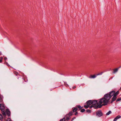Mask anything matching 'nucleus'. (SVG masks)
Masks as SVG:
<instances>
[{
	"label": "nucleus",
	"mask_w": 121,
	"mask_h": 121,
	"mask_svg": "<svg viewBox=\"0 0 121 121\" xmlns=\"http://www.w3.org/2000/svg\"><path fill=\"white\" fill-rule=\"evenodd\" d=\"M113 91H110L105 94L103 97L100 99L99 104H102L103 106L107 104L111 97L113 95Z\"/></svg>",
	"instance_id": "1"
},
{
	"label": "nucleus",
	"mask_w": 121,
	"mask_h": 121,
	"mask_svg": "<svg viewBox=\"0 0 121 121\" xmlns=\"http://www.w3.org/2000/svg\"><path fill=\"white\" fill-rule=\"evenodd\" d=\"M100 99L98 100H92V105H93L94 108L97 109L98 108H100L103 106L102 104H99Z\"/></svg>",
	"instance_id": "2"
},
{
	"label": "nucleus",
	"mask_w": 121,
	"mask_h": 121,
	"mask_svg": "<svg viewBox=\"0 0 121 121\" xmlns=\"http://www.w3.org/2000/svg\"><path fill=\"white\" fill-rule=\"evenodd\" d=\"M70 118V116L69 115L67 114L64 117L60 120V121H65V120L68 121Z\"/></svg>",
	"instance_id": "3"
},
{
	"label": "nucleus",
	"mask_w": 121,
	"mask_h": 121,
	"mask_svg": "<svg viewBox=\"0 0 121 121\" xmlns=\"http://www.w3.org/2000/svg\"><path fill=\"white\" fill-rule=\"evenodd\" d=\"M96 115L99 117H100L102 115V113L100 111H98L96 112Z\"/></svg>",
	"instance_id": "4"
},
{
	"label": "nucleus",
	"mask_w": 121,
	"mask_h": 121,
	"mask_svg": "<svg viewBox=\"0 0 121 121\" xmlns=\"http://www.w3.org/2000/svg\"><path fill=\"white\" fill-rule=\"evenodd\" d=\"M5 112L7 115L8 117H9L10 115V112L8 109H6L5 110Z\"/></svg>",
	"instance_id": "5"
},
{
	"label": "nucleus",
	"mask_w": 121,
	"mask_h": 121,
	"mask_svg": "<svg viewBox=\"0 0 121 121\" xmlns=\"http://www.w3.org/2000/svg\"><path fill=\"white\" fill-rule=\"evenodd\" d=\"M113 97L112 99V101L111 102V103H112L114 101H115L117 98V96L113 95Z\"/></svg>",
	"instance_id": "6"
},
{
	"label": "nucleus",
	"mask_w": 121,
	"mask_h": 121,
	"mask_svg": "<svg viewBox=\"0 0 121 121\" xmlns=\"http://www.w3.org/2000/svg\"><path fill=\"white\" fill-rule=\"evenodd\" d=\"M92 100H89L87 101L86 102L87 105H89L92 104Z\"/></svg>",
	"instance_id": "7"
},
{
	"label": "nucleus",
	"mask_w": 121,
	"mask_h": 121,
	"mask_svg": "<svg viewBox=\"0 0 121 121\" xmlns=\"http://www.w3.org/2000/svg\"><path fill=\"white\" fill-rule=\"evenodd\" d=\"M72 109L73 111V112H76L78 110V108L76 107H75L73 108Z\"/></svg>",
	"instance_id": "8"
},
{
	"label": "nucleus",
	"mask_w": 121,
	"mask_h": 121,
	"mask_svg": "<svg viewBox=\"0 0 121 121\" xmlns=\"http://www.w3.org/2000/svg\"><path fill=\"white\" fill-rule=\"evenodd\" d=\"M113 91V95H114L116 96H117V95L119 93V91H117L116 92H115L114 91Z\"/></svg>",
	"instance_id": "9"
},
{
	"label": "nucleus",
	"mask_w": 121,
	"mask_h": 121,
	"mask_svg": "<svg viewBox=\"0 0 121 121\" xmlns=\"http://www.w3.org/2000/svg\"><path fill=\"white\" fill-rule=\"evenodd\" d=\"M120 117H121V116H120V115L118 116H117L113 120V121H116L117 119L120 118Z\"/></svg>",
	"instance_id": "10"
},
{
	"label": "nucleus",
	"mask_w": 121,
	"mask_h": 121,
	"mask_svg": "<svg viewBox=\"0 0 121 121\" xmlns=\"http://www.w3.org/2000/svg\"><path fill=\"white\" fill-rule=\"evenodd\" d=\"M96 77V75H91L89 78H95Z\"/></svg>",
	"instance_id": "11"
},
{
	"label": "nucleus",
	"mask_w": 121,
	"mask_h": 121,
	"mask_svg": "<svg viewBox=\"0 0 121 121\" xmlns=\"http://www.w3.org/2000/svg\"><path fill=\"white\" fill-rule=\"evenodd\" d=\"M3 96L1 95H0V102H2L3 101Z\"/></svg>",
	"instance_id": "12"
},
{
	"label": "nucleus",
	"mask_w": 121,
	"mask_h": 121,
	"mask_svg": "<svg viewBox=\"0 0 121 121\" xmlns=\"http://www.w3.org/2000/svg\"><path fill=\"white\" fill-rule=\"evenodd\" d=\"M76 107L77 108H78V110H80V109H81L82 108V107H81L80 105H77L76 106Z\"/></svg>",
	"instance_id": "13"
},
{
	"label": "nucleus",
	"mask_w": 121,
	"mask_h": 121,
	"mask_svg": "<svg viewBox=\"0 0 121 121\" xmlns=\"http://www.w3.org/2000/svg\"><path fill=\"white\" fill-rule=\"evenodd\" d=\"M118 70V69L117 68L115 69H114L113 70V73H116L117 72Z\"/></svg>",
	"instance_id": "14"
},
{
	"label": "nucleus",
	"mask_w": 121,
	"mask_h": 121,
	"mask_svg": "<svg viewBox=\"0 0 121 121\" xmlns=\"http://www.w3.org/2000/svg\"><path fill=\"white\" fill-rule=\"evenodd\" d=\"M73 114V112L72 111L70 112L68 115H69L70 116H71Z\"/></svg>",
	"instance_id": "15"
},
{
	"label": "nucleus",
	"mask_w": 121,
	"mask_h": 121,
	"mask_svg": "<svg viewBox=\"0 0 121 121\" xmlns=\"http://www.w3.org/2000/svg\"><path fill=\"white\" fill-rule=\"evenodd\" d=\"M2 119H3L2 116V114H0V120L1 121H2Z\"/></svg>",
	"instance_id": "16"
},
{
	"label": "nucleus",
	"mask_w": 121,
	"mask_h": 121,
	"mask_svg": "<svg viewBox=\"0 0 121 121\" xmlns=\"http://www.w3.org/2000/svg\"><path fill=\"white\" fill-rule=\"evenodd\" d=\"M13 73H14L16 76L18 75V73L15 71H13Z\"/></svg>",
	"instance_id": "17"
},
{
	"label": "nucleus",
	"mask_w": 121,
	"mask_h": 121,
	"mask_svg": "<svg viewBox=\"0 0 121 121\" xmlns=\"http://www.w3.org/2000/svg\"><path fill=\"white\" fill-rule=\"evenodd\" d=\"M89 105H84V107L86 108L87 109L89 107Z\"/></svg>",
	"instance_id": "18"
},
{
	"label": "nucleus",
	"mask_w": 121,
	"mask_h": 121,
	"mask_svg": "<svg viewBox=\"0 0 121 121\" xmlns=\"http://www.w3.org/2000/svg\"><path fill=\"white\" fill-rule=\"evenodd\" d=\"M111 111H109L107 113H106V115H108L110 114H111Z\"/></svg>",
	"instance_id": "19"
},
{
	"label": "nucleus",
	"mask_w": 121,
	"mask_h": 121,
	"mask_svg": "<svg viewBox=\"0 0 121 121\" xmlns=\"http://www.w3.org/2000/svg\"><path fill=\"white\" fill-rule=\"evenodd\" d=\"M121 100V98H117V99L116 100L117 102H118V101H120Z\"/></svg>",
	"instance_id": "20"
},
{
	"label": "nucleus",
	"mask_w": 121,
	"mask_h": 121,
	"mask_svg": "<svg viewBox=\"0 0 121 121\" xmlns=\"http://www.w3.org/2000/svg\"><path fill=\"white\" fill-rule=\"evenodd\" d=\"M85 111V109H82L80 111L82 112H84Z\"/></svg>",
	"instance_id": "21"
},
{
	"label": "nucleus",
	"mask_w": 121,
	"mask_h": 121,
	"mask_svg": "<svg viewBox=\"0 0 121 121\" xmlns=\"http://www.w3.org/2000/svg\"><path fill=\"white\" fill-rule=\"evenodd\" d=\"M7 121H12L11 119L10 118H7Z\"/></svg>",
	"instance_id": "22"
},
{
	"label": "nucleus",
	"mask_w": 121,
	"mask_h": 121,
	"mask_svg": "<svg viewBox=\"0 0 121 121\" xmlns=\"http://www.w3.org/2000/svg\"><path fill=\"white\" fill-rule=\"evenodd\" d=\"M86 111L87 112H89V113H90L91 112V110H90L89 109H87L86 110Z\"/></svg>",
	"instance_id": "23"
},
{
	"label": "nucleus",
	"mask_w": 121,
	"mask_h": 121,
	"mask_svg": "<svg viewBox=\"0 0 121 121\" xmlns=\"http://www.w3.org/2000/svg\"><path fill=\"white\" fill-rule=\"evenodd\" d=\"M103 73V72H102L100 73H99L97 75H101Z\"/></svg>",
	"instance_id": "24"
},
{
	"label": "nucleus",
	"mask_w": 121,
	"mask_h": 121,
	"mask_svg": "<svg viewBox=\"0 0 121 121\" xmlns=\"http://www.w3.org/2000/svg\"><path fill=\"white\" fill-rule=\"evenodd\" d=\"M76 118V117H74L73 118H72V119L71 120V121H73L74 119Z\"/></svg>",
	"instance_id": "25"
},
{
	"label": "nucleus",
	"mask_w": 121,
	"mask_h": 121,
	"mask_svg": "<svg viewBox=\"0 0 121 121\" xmlns=\"http://www.w3.org/2000/svg\"><path fill=\"white\" fill-rule=\"evenodd\" d=\"M93 107V105L92 104V105L90 106V108H91Z\"/></svg>",
	"instance_id": "26"
},
{
	"label": "nucleus",
	"mask_w": 121,
	"mask_h": 121,
	"mask_svg": "<svg viewBox=\"0 0 121 121\" xmlns=\"http://www.w3.org/2000/svg\"><path fill=\"white\" fill-rule=\"evenodd\" d=\"M78 114V112H76L74 114L75 115H76Z\"/></svg>",
	"instance_id": "27"
},
{
	"label": "nucleus",
	"mask_w": 121,
	"mask_h": 121,
	"mask_svg": "<svg viewBox=\"0 0 121 121\" xmlns=\"http://www.w3.org/2000/svg\"><path fill=\"white\" fill-rule=\"evenodd\" d=\"M76 88V86H74L73 87V89H74L75 88Z\"/></svg>",
	"instance_id": "28"
},
{
	"label": "nucleus",
	"mask_w": 121,
	"mask_h": 121,
	"mask_svg": "<svg viewBox=\"0 0 121 121\" xmlns=\"http://www.w3.org/2000/svg\"><path fill=\"white\" fill-rule=\"evenodd\" d=\"M4 59L5 60H6L7 59V58L6 57H5L4 58Z\"/></svg>",
	"instance_id": "29"
},
{
	"label": "nucleus",
	"mask_w": 121,
	"mask_h": 121,
	"mask_svg": "<svg viewBox=\"0 0 121 121\" xmlns=\"http://www.w3.org/2000/svg\"><path fill=\"white\" fill-rule=\"evenodd\" d=\"M0 59L1 60H2V59H3V58L2 57H0Z\"/></svg>",
	"instance_id": "30"
},
{
	"label": "nucleus",
	"mask_w": 121,
	"mask_h": 121,
	"mask_svg": "<svg viewBox=\"0 0 121 121\" xmlns=\"http://www.w3.org/2000/svg\"><path fill=\"white\" fill-rule=\"evenodd\" d=\"M2 60L0 59V63H1L2 61Z\"/></svg>",
	"instance_id": "31"
},
{
	"label": "nucleus",
	"mask_w": 121,
	"mask_h": 121,
	"mask_svg": "<svg viewBox=\"0 0 121 121\" xmlns=\"http://www.w3.org/2000/svg\"><path fill=\"white\" fill-rule=\"evenodd\" d=\"M65 84H66V82H65Z\"/></svg>",
	"instance_id": "32"
},
{
	"label": "nucleus",
	"mask_w": 121,
	"mask_h": 121,
	"mask_svg": "<svg viewBox=\"0 0 121 121\" xmlns=\"http://www.w3.org/2000/svg\"><path fill=\"white\" fill-rule=\"evenodd\" d=\"M120 89H121V88H120Z\"/></svg>",
	"instance_id": "33"
}]
</instances>
